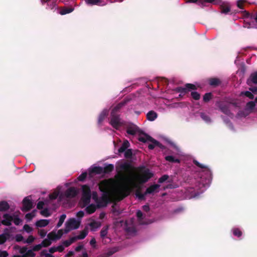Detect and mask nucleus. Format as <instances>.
I'll return each mask as SVG.
<instances>
[{"mask_svg": "<svg viewBox=\"0 0 257 257\" xmlns=\"http://www.w3.org/2000/svg\"><path fill=\"white\" fill-rule=\"evenodd\" d=\"M99 189L102 192V196L97 198L96 203L98 208L105 207L110 201V194L114 186L112 179H105L99 183Z\"/></svg>", "mask_w": 257, "mask_h": 257, "instance_id": "obj_1", "label": "nucleus"}, {"mask_svg": "<svg viewBox=\"0 0 257 257\" xmlns=\"http://www.w3.org/2000/svg\"><path fill=\"white\" fill-rule=\"evenodd\" d=\"M119 179L123 183L122 190L121 199L126 197L130 193L131 187H137L134 180L130 175H126L123 172H119Z\"/></svg>", "mask_w": 257, "mask_h": 257, "instance_id": "obj_2", "label": "nucleus"}, {"mask_svg": "<svg viewBox=\"0 0 257 257\" xmlns=\"http://www.w3.org/2000/svg\"><path fill=\"white\" fill-rule=\"evenodd\" d=\"M139 170L141 174L137 176L136 179L140 184L146 183L154 176L153 173L150 171V169L145 168L144 166L141 167Z\"/></svg>", "mask_w": 257, "mask_h": 257, "instance_id": "obj_3", "label": "nucleus"}, {"mask_svg": "<svg viewBox=\"0 0 257 257\" xmlns=\"http://www.w3.org/2000/svg\"><path fill=\"white\" fill-rule=\"evenodd\" d=\"M139 141L146 143L147 142H150L152 144L148 145V148L150 150H153L156 146L159 147L160 148H163L164 146L159 142L156 140L149 135L147 134H144L143 136H140L138 138Z\"/></svg>", "mask_w": 257, "mask_h": 257, "instance_id": "obj_4", "label": "nucleus"}, {"mask_svg": "<svg viewBox=\"0 0 257 257\" xmlns=\"http://www.w3.org/2000/svg\"><path fill=\"white\" fill-rule=\"evenodd\" d=\"M111 125L114 128L117 130L123 125V122L120 118L118 114H114V112L110 113V120L109 122Z\"/></svg>", "mask_w": 257, "mask_h": 257, "instance_id": "obj_5", "label": "nucleus"}, {"mask_svg": "<svg viewBox=\"0 0 257 257\" xmlns=\"http://www.w3.org/2000/svg\"><path fill=\"white\" fill-rule=\"evenodd\" d=\"M80 222L75 218H70L65 223V228L64 233H67L72 229H76L79 228Z\"/></svg>", "mask_w": 257, "mask_h": 257, "instance_id": "obj_6", "label": "nucleus"}, {"mask_svg": "<svg viewBox=\"0 0 257 257\" xmlns=\"http://www.w3.org/2000/svg\"><path fill=\"white\" fill-rule=\"evenodd\" d=\"M126 133L131 135H135L137 133H139V136H143L146 134L143 131L141 130L140 128L136 125L133 123H129L126 126Z\"/></svg>", "mask_w": 257, "mask_h": 257, "instance_id": "obj_7", "label": "nucleus"}, {"mask_svg": "<svg viewBox=\"0 0 257 257\" xmlns=\"http://www.w3.org/2000/svg\"><path fill=\"white\" fill-rule=\"evenodd\" d=\"M196 89L197 87L194 84L186 83L185 85V87H178L174 89V91L180 93L183 95H185L191 90H195Z\"/></svg>", "mask_w": 257, "mask_h": 257, "instance_id": "obj_8", "label": "nucleus"}, {"mask_svg": "<svg viewBox=\"0 0 257 257\" xmlns=\"http://www.w3.org/2000/svg\"><path fill=\"white\" fill-rule=\"evenodd\" d=\"M82 199L85 203H88L91 198V191L90 187L87 185L82 186Z\"/></svg>", "mask_w": 257, "mask_h": 257, "instance_id": "obj_9", "label": "nucleus"}, {"mask_svg": "<svg viewBox=\"0 0 257 257\" xmlns=\"http://www.w3.org/2000/svg\"><path fill=\"white\" fill-rule=\"evenodd\" d=\"M22 203L23 207L21 210L23 212L29 211L34 207L31 196H28L25 197L22 201Z\"/></svg>", "mask_w": 257, "mask_h": 257, "instance_id": "obj_10", "label": "nucleus"}, {"mask_svg": "<svg viewBox=\"0 0 257 257\" xmlns=\"http://www.w3.org/2000/svg\"><path fill=\"white\" fill-rule=\"evenodd\" d=\"M219 110L224 114L229 115L231 113L229 105L222 101H218L216 103Z\"/></svg>", "mask_w": 257, "mask_h": 257, "instance_id": "obj_11", "label": "nucleus"}, {"mask_svg": "<svg viewBox=\"0 0 257 257\" xmlns=\"http://www.w3.org/2000/svg\"><path fill=\"white\" fill-rule=\"evenodd\" d=\"M77 194V190L73 187L68 188L64 193L65 196L68 198H74Z\"/></svg>", "mask_w": 257, "mask_h": 257, "instance_id": "obj_12", "label": "nucleus"}, {"mask_svg": "<svg viewBox=\"0 0 257 257\" xmlns=\"http://www.w3.org/2000/svg\"><path fill=\"white\" fill-rule=\"evenodd\" d=\"M120 169L125 173L131 174L134 171V168L132 165L127 162H125L120 165Z\"/></svg>", "mask_w": 257, "mask_h": 257, "instance_id": "obj_13", "label": "nucleus"}, {"mask_svg": "<svg viewBox=\"0 0 257 257\" xmlns=\"http://www.w3.org/2000/svg\"><path fill=\"white\" fill-rule=\"evenodd\" d=\"M246 83L249 86H251L253 84H257V71L250 74L247 80Z\"/></svg>", "mask_w": 257, "mask_h": 257, "instance_id": "obj_14", "label": "nucleus"}, {"mask_svg": "<svg viewBox=\"0 0 257 257\" xmlns=\"http://www.w3.org/2000/svg\"><path fill=\"white\" fill-rule=\"evenodd\" d=\"M4 219L2 221V223L6 226H10L12 224V221L13 220V216L8 213L3 215Z\"/></svg>", "mask_w": 257, "mask_h": 257, "instance_id": "obj_15", "label": "nucleus"}, {"mask_svg": "<svg viewBox=\"0 0 257 257\" xmlns=\"http://www.w3.org/2000/svg\"><path fill=\"white\" fill-rule=\"evenodd\" d=\"M58 9L59 10L58 13L61 15L69 14L74 11V8L72 7H60Z\"/></svg>", "mask_w": 257, "mask_h": 257, "instance_id": "obj_16", "label": "nucleus"}, {"mask_svg": "<svg viewBox=\"0 0 257 257\" xmlns=\"http://www.w3.org/2000/svg\"><path fill=\"white\" fill-rule=\"evenodd\" d=\"M160 187V185L159 184H154L149 187L145 191V194H151L153 192L156 191Z\"/></svg>", "mask_w": 257, "mask_h": 257, "instance_id": "obj_17", "label": "nucleus"}, {"mask_svg": "<svg viewBox=\"0 0 257 257\" xmlns=\"http://www.w3.org/2000/svg\"><path fill=\"white\" fill-rule=\"evenodd\" d=\"M108 112L106 109L103 110L99 114L98 118V124H101L104 119L108 115Z\"/></svg>", "mask_w": 257, "mask_h": 257, "instance_id": "obj_18", "label": "nucleus"}, {"mask_svg": "<svg viewBox=\"0 0 257 257\" xmlns=\"http://www.w3.org/2000/svg\"><path fill=\"white\" fill-rule=\"evenodd\" d=\"M101 225V222L96 221L94 220H92L89 223V226L91 228L92 231H95L96 229L100 227Z\"/></svg>", "mask_w": 257, "mask_h": 257, "instance_id": "obj_19", "label": "nucleus"}, {"mask_svg": "<svg viewBox=\"0 0 257 257\" xmlns=\"http://www.w3.org/2000/svg\"><path fill=\"white\" fill-rule=\"evenodd\" d=\"M10 207L9 204L6 201H0V211H7L9 209Z\"/></svg>", "mask_w": 257, "mask_h": 257, "instance_id": "obj_20", "label": "nucleus"}, {"mask_svg": "<svg viewBox=\"0 0 257 257\" xmlns=\"http://www.w3.org/2000/svg\"><path fill=\"white\" fill-rule=\"evenodd\" d=\"M221 82L217 78H211L209 79V84L213 87H216L221 84Z\"/></svg>", "mask_w": 257, "mask_h": 257, "instance_id": "obj_21", "label": "nucleus"}, {"mask_svg": "<svg viewBox=\"0 0 257 257\" xmlns=\"http://www.w3.org/2000/svg\"><path fill=\"white\" fill-rule=\"evenodd\" d=\"M157 113L153 110L149 111L147 114V118L150 121L155 120L157 118Z\"/></svg>", "mask_w": 257, "mask_h": 257, "instance_id": "obj_22", "label": "nucleus"}, {"mask_svg": "<svg viewBox=\"0 0 257 257\" xmlns=\"http://www.w3.org/2000/svg\"><path fill=\"white\" fill-rule=\"evenodd\" d=\"M126 102L122 101L117 104L111 110V112H114V114H118L117 112L125 104Z\"/></svg>", "mask_w": 257, "mask_h": 257, "instance_id": "obj_23", "label": "nucleus"}, {"mask_svg": "<svg viewBox=\"0 0 257 257\" xmlns=\"http://www.w3.org/2000/svg\"><path fill=\"white\" fill-rule=\"evenodd\" d=\"M130 143L128 141H124L122 144L121 147L118 149V152L119 153H123L129 147Z\"/></svg>", "mask_w": 257, "mask_h": 257, "instance_id": "obj_24", "label": "nucleus"}, {"mask_svg": "<svg viewBox=\"0 0 257 257\" xmlns=\"http://www.w3.org/2000/svg\"><path fill=\"white\" fill-rule=\"evenodd\" d=\"M97 208V205L91 204L86 207L85 210L88 214H90L94 213Z\"/></svg>", "mask_w": 257, "mask_h": 257, "instance_id": "obj_25", "label": "nucleus"}, {"mask_svg": "<svg viewBox=\"0 0 257 257\" xmlns=\"http://www.w3.org/2000/svg\"><path fill=\"white\" fill-rule=\"evenodd\" d=\"M49 223V220L46 219H41L36 222V226L38 227H43L47 226Z\"/></svg>", "mask_w": 257, "mask_h": 257, "instance_id": "obj_26", "label": "nucleus"}, {"mask_svg": "<svg viewBox=\"0 0 257 257\" xmlns=\"http://www.w3.org/2000/svg\"><path fill=\"white\" fill-rule=\"evenodd\" d=\"M104 169L101 167H94L90 171L91 173H94L95 174H103Z\"/></svg>", "mask_w": 257, "mask_h": 257, "instance_id": "obj_27", "label": "nucleus"}, {"mask_svg": "<svg viewBox=\"0 0 257 257\" xmlns=\"http://www.w3.org/2000/svg\"><path fill=\"white\" fill-rule=\"evenodd\" d=\"M10 234L9 232H6L0 234V245L4 244L10 237Z\"/></svg>", "mask_w": 257, "mask_h": 257, "instance_id": "obj_28", "label": "nucleus"}, {"mask_svg": "<svg viewBox=\"0 0 257 257\" xmlns=\"http://www.w3.org/2000/svg\"><path fill=\"white\" fill-rule=\"evenodd\" d=\"M103 174H108L114 170V166L113 164H108L104 168Z\"/></svg>", "mask_w": 257, "mask_h": 257, "instance_id": "obj_29", "label": "nucleus"}, {"mask_svg": "<svg viewBox=\"0 0 257 257\" xmlns=\"http://www.w3.org/2000/svg\"><path fill=\"white\" fill-rule=\"evenodd\" d=\"M220 10L222 13L227 14L230 11V8L227 5H222L220 6Z\"/></svg>", "mask_w": 257, "mask_h": 257, "instance_id": "obj_30", "label": "nucleus"}, {"mask_svg": "<svg viewBox=\"0 0 257 257\" xmlns=\"http://www.w3.org/2000/svg\"><path fill=\"white\" fill-rule=\"evenodd\" d=\"M108 226H103L100 231V235L102 238H104L108 233Z\"/></svg>", "mask_w": 257, "mask_h": 257, "instance_id": "obj_31", "label": "nucleus"}, {"mask_svg": "<svg viewBox=\"0 0 257 257\" xmlns=\"http://www.w3.org/2000/svg\"><path fill=\"white\" fill-rule=\"evenodd\" d=\"M165 160L171 163H179L180 160L175 158L173 156H167L165 157Z\"/></svg>", "mask_w": 257, "mask_h": 257, "instance_id": "obj_32", "label": "nucleus"}, {"mask_svg": "<svg viewBox=\"0 0 257 257\" xmlns=\"http://www.w3.org/2000/svg\"><path fill=\"white\" fill-rule=\"evenodd\" d=\"M193 163L201 169H204L207 171L210 172L209 169L206 166L200 163L198 161L196 160H194L193 161Z\"/></svg>", "mask_w": 257, "mask_h": 257, "instance_id": "obj_33", "label": "nucleus"}, {"mask_svg": "<svg viewBox=\"0 0 257 257\" xmlns=\"http://www.w3.org/2000/svg\"><path fill=\"white\" fill-rule=\"evenodd\" d=\"M212 97H213V95H212V93H211V92L206 93L203 95V101L205 102H208L212 98Z\"/></svg>", "mask_w": 257, "mask_h": 257, "instance_id": "obj_34", "label": "nucleus"}, {"mask_svg": "<svg viewBox=\"0 0 257 257\" xmlns=\"http://www.w3.org/2000/svg\"><path fill=\"white\" fill-rule=\"evenodd\" d=\"M255 106V102L250 101L248 102L245 106V109L246 110H253Z\"/></svg>", "mask_w": 257, "mask_h": 257, "instance_id": "obj_35", "label": "nucleus"}, {"mask_svg": "<svg viewBox=\"0 0 257 257\" xmlns=\"http://www.w3.org/2000/svg\"><path fill=\"white\" fill-rule=\"evenodd\" d=\"M147 195V194H145V192L144 193H142L140 190H137L136 192V195L141 200H145V196Z\"/></svg>", "mask_w": 257, "mask_h": 257, "instance_id": "obj_36", "label": "nucleus"}, {"mask_svg": "<svg viewBox=\"0 0 257 257\" xmlns=\"http://www.w3.org/2000/svg\"><path fill=\"white\" fill-rule=\"evenodd\" d=\"M232 231L233 234L238 237H240L242 234V231L238 228H233Z\"/></svg>", "mask_w": 257, "mask_h": 257, "instance_id": "obj_37", "label": "nucleus"}, {"mask_svg": "<svg viewBox=\"0 0 257 257\" xmlns=\"http://www.w3.org/2000/svg\"><path fill=\"white\" fill-rule=\"evenodd\" d=\"M66 217V215L64 214L61 215L59 218V221L57 224V227L59 228L60 226H62V224L63 223L65 218Z\"/></svg>", "mask_w": 257, "mask_h": 257, "instance_id": "obj_38", "label": "nucleus"}, {"mask_svg": "<svg viewBox=\"0 0 257 257\" xmlns=\"http://www.w3.org/2000/svg\"><path fill=\"white\" fill-rule=\"evenodd\" d=\"M36 210H34L32 212L27 213L25 217L26 218L30 220H32L36 215Z\"/></svg>", "mask_w": 257, "mask_h": 257, "instance_id": "obj_39", "label": "nucleus"}, {"mask_svg": "<svg viewBox=\"0 0 257 257\" xmlns=\"http://www.w3.org/2000/svg\"><path fill=\"white\" fill-rule=\"evenodd\" d=\"M87 233L88 232L87 230H83L80 232L79 235L76 236L77 238L78 239H83L86 236Z\"/></svg>", "mask_w": 257, "mask_h": 257, "instance_id": "obj_40", "label": "nucleus"}, {"mask_svg": "<svg viewBox=\"0 0 257 257\" xmlns=\"http://www.w3.org/2000/svg\"><path fill=\"white\" fill-rule=\"evenodd\" d=\"M51 243V241L48 238L44 239L41 242L42 246L45 247L49 246Z\"/></svg>", "mask_w": 257, "mask_h": 257, "instance_id": "obj_41", "label": "nucleus"}, {"mask_svg": "<svg viewBox=\"0 0 257 257\" xmlns=\"http://www.w3.org/2000/svg\"><path fill=\"white\" fill-rule=\"evenodd\" d=\"M47 237L50 240H54L55 239H58L57 237L56 233L54 231H52V232H50L47 235Z\"/></svg>", "mask_w": 257, "mask_h": 257, "instance_id": "obj_42", "label": "nucleus"}, {"mask_svg": "<svg viewBox=\"0 0 257 257\" xmlns=\"http://www.w3.org/2000/svg\"><path fill=\"white\" fill-rule=\"evenodd\" d=\"M14 223L16 225H19L22 222V220L20 219L17 215H13Z\"/></svg>", "mask_w": 257, "mask_h": 257, "instance_id": "obj_43", "label": "nucleus"}, {"mask_svg": "<svg viewBox=\"0 0 257 257\" xmlns=\"http://www.w3.org/2000/svg\"><path fill=\"white\" fill-rule=\"evenodd\" d=\"M40 214L45 217H49L51 215V213L49 212V209L47 208L41 210L40 211Z\"/></svg>", "mask_w": 257, "mask_h": 257, "instance_id": "obj_44", "label": "nucleus"}, {"mask_svg": "<svg viewBox=\"0 0 257 257\" xmlns=\"http://www.w3.org/2000/svg\"><path fill=\"white\" fill-rule=\"evenodd\" d=\"M241 95H244L246 97H247L249 99H252L254 98V95H253V94L251 92L248 91H244V92H242L241 93Z\"/></svg>", "mask_w": 257, "mask_h": 257, "instance_id": "obj_45", "label": "nucleus"}, {"mask_svg": "<svg viewBox=\"0 0 257 257\" xmlns=\"http://www.w3.org/2000/svg\"><path fill=\"white\" fill-rule=\"evenodd\" d=\"M192 97L196 100H198L200 98V94L196 91H193L191 93Z\"/></svg>", "mask_w": 257, "mask_h": 257, "instance_id": "obj_46", "label": "nucleus"}, {"mask_svg": "<svg viewBox=\"0 0 257 257\" xmlns=\"http://www.w3.org/2000/svg\"><path fill=\"white\" fill-rule=\"evenodd\" d=\"M133 156V152L131 149H127L124 153V157L127 159H131Z\"/></svg>", "mask_w": 257, "mask_h": 257, "instance_id": "obj_47", "label": "nucleus"}, {"mask_svg": "<svg viewBox=\"0 0 257 257\" xmlns=\"http://www.w3.org/2000/svg\"><path fill=\"white\" fill-rule=\"evenodd\" d=\"M246 0H238L237 2V6L240 9L243 10L244 9L243 5L246 3Z\"/></svg>", "mask_w": 257, "mask_h": 257, "instance_id": "obj_48", "label": "nucleus"}, {"mask_svg": "<svg viewBox=\"0 0 257 257\" xmlns=\"http://www.w3.org/2000/svg\"><path fill=\"white\" fill-rule=\"evenodd\" d=\"M169 177L168 175H164L161 177L158 180V183H163L169 179Z\"/></svg>", "mask_w": 257, "mask_h": 257, "instance_id": "obj_49", "label": "nucleus"}, {"mask_svg": "<svg viewBox=\"0 0 257 257\" xmlns=\"http://www.w3.org/2000/svg\"><path fill=\"white\" fill-rule=\"evenodd\" d=\"M35 239V237L33 235H29L27 239L24 241V243H31L34 241Z\"/></svg>", "mask_w": 257, "mask_h": 257, "instance_id": "obj_50", "label": "nucleus"}, {"mask_svg": "<svg viewBox=\"0 0 257 257\" xmlns=\"http://www.w3.org/2000/svg\"><path fill=\"white\" fill-rule=\"evenodd\" d=\"M87 176V173L86 172L82 173L78 177V180L79 181H83L86 178Z\"/></svg>", "mask_w": 257, "mask_h": 257, "instance_id": "obj_51", "label": "nucleus"}, {"mask_svg": "<svg viewBox=\"0 0 257 257\" xmlns=\"http://www.w3.org/2000/svg\"><path fill=\"white\" fill-rule=\"evenodd\" d=\"M23 229L27 233H30L33 230V228L28 224H25L23 226Z\"/></svg>", "mask_w": 257, "mask_h": 257, "instance_id": "obj_52", "label": "nucleus"}, {"mask_svg": "<svg viewBox=\"0 0 257 257\" xmlns=\"http://www.w3.org/2000/svg\"><path fill=\"white\" fill-rule=\"evenodd\" d=\"M15 239L17 242L23 241L24 242V237L21 234H17L15 236Z\"/></svg>", "mask_w": 257, "mask_h": 257, "instance_id": "obj_53", "label": "nucleus"}, {"mask_svg": "<svg viewBox=\"0 0 257 257\" xmlns=\"http://www.w3.org/2000/svg\"><path fill=\"white\" fill-rule=\"evenodd\" d=\"M187 2L196 3L197 5L201 6H203V2L202 0H188Z\"/></svg>", "mask_w": 257, "mask_h": 257, "instance_id": "obj_54", "label": "nucleus"}, {"mask_svg": "<svg viewBox=\"0 0 257 257\" xmlns=\"http://www.w3.org/2000/svg\"><path fill=\"white\" fill-rule=\"evenodd\" d=\"M117 251H118V249L116 247H114V248H111L108 250V251L107 252V255L108 256H110Z\"/></svg>", "mask_w": 257, "mask_h": 257, "instance_id": "obj_55", "label": "nucleus"}, {"mask_svg": "<svg viewBox=\"0 0 257 257\" xmlns=\"http://www.w3.org/2000/svg\"><path fill=\"white\" fill-rule=\"evenodd\" d=\"M28 257H34L36 254L34 252V250L32 249H29L27 251L26 253Z\"/></svg>", "mask_w": 257, "mask_h": 257, "instance_id": "obj_56", "label": "nucleus"}, {"mask_svg": "<svg viewBox=\"0 0 257 257\" xmlns=\"http://www.w3.org/2000/svg\"><path fill=\"white\" fill-rule=\"evenodd\" d=\"M202 1H203V4L204 3H207L217 4L220 2V0H202Z\"/></svg>", "mask_w": 257, "mask_h": 257, "instance_id": "obj_57", "label": "nucleus"}, {"mask_svg": "<svg viewBox=\"0 0 257 257\" xmlns=\"http://www.w3.org/2000/svg\"><path fill=\"white\" fill-rule=\"evenodd\" d=\"M58 196V193L54 192L53 193L49 194V198L51 200H54L57 198Z\"/></svg>", "mask_w": 257, "mask_h": 257, "instance_id": "obj_58", "label": "nucleus"}, {"mask_svg": "<svg viewBox=\"0 0 257 257\" xmlns=\"http://www.w3.org/2000/svg\"><path fill=\"white\" fill-rule=\"evenodd\" d=\"M48 6L49 7V9L53 10L54 8L56 7V4L55 2H51V1H50V2L48 3Z\"/></svg>", "mask_w": 257, "mask_h": 257, "instance_id": "obj_59", "label": "nucleus"}, {"mask_svg": "<svg viewBox=\"0 0 257 257\" xmlns=\"http://www.w3.org/2000/svg\"><path fill=\"white\" fill-rule=\"evenodd\" d=\"M42 244H37V245H35L33 248V250L34 251H39L40 250L41 248L42 247Z\"/></svg>", "mask_w": 257, "mask_h": 257, "instance_id": "obj_60", "label": "nucleus"}, {"mask_svg": "<svg viewBox=\"0 0 257 257\" xmlns=\"http://www.w3.org/2000/svg\"><path fill=\"white\" fill-rule=\"evenodd\" d=\"M137 217H138V219L140 220H141L143 219V213L141 210H138L136 213Z\"/></svg>", "mask_w": 257, "mask_h": 257, "instance_id": "obj_61", "label": "nucleus"}, {"mask_svg": "<svg viewBox=\"0 0 257 257\" xmlns=\"http://www.w3.org/2000/svg\"><path fill=\"white\" fill-rule=\"evenodd\" d=\"M249 90L252 93H253L255 94H257V87L253 86L252 85L251 86H250V87L249 88Z\"/></svg>", "mask_w": 257, "mask_h": 257, "instance_id": "obj_62", "label": "nucleus"}, {"mask_svg": "<svg viewBox=\"0 0 257 257\" xmlns=\"http://www.w3.org/2000/svg\"><path fill=\"white\" fill-rule=\"evenodd\" d=\"M39 234L40 236L41 237V238H43L46 236L47 234V231H45L44 229H41L39 231Z\"/></svg>", "mask_w": 257, "mask_h": 257, "instance_id": "obj_63", "label": "nucleus"}, {"mask_svg": "<svg viewBox=\"0 0 257 257\" xmlns=\"http://www.w3.org/2000/svg\"><path fill=\"white\" fill-rule=\"evenodd\" d=\"M9 255L8 252L6 250H0V257H7Z\"/></svg>", "mask_w": 257, "mask_h": 257, "instance_id": "obj_64", "label": "nucleus"}]
</instances>
